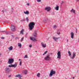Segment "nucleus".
<instances>
[{
  "mask_svg": "<svg viewBox=\"0 0 79 79\" xmlns=\"http://www.w3.org/2000/svg\"><path fill=\"white\" fill-rule=\"evenodd\" d=\"M33 35L34 37H30V39L31 40H33V41H37V40H36V39L35 38H36L37 37V31H35L34 33L33 34Z\"/></svg>",
  "mask_w": 79,
  "mask_h": 79,
  "instance_id": "1",
  "label": "nucleus"
},
{
  "mask_svg": "<svg viewBox=\"0 0 79 79\" xmlns=\"http://www.w3.org/2000/svg\"><path fill=\"white\" fill-rule=\"evenodd\" d=\"M35 24V23L34 22H31L29 23L28 25V27L30 31H32L34 29Z\"/></svg>",
  "mask_w": 79,
  "mask_h": 79,
  "instance_id": "2",
  "label": "nucleus"
},
{
  "mask_svg": "<svg viewBox=\"0 0 79 79\" xmlns=\"http://www.w3.org/2000/svg\"><path fill=\"white\" fill-rule=\"evenodd\" d=\"M56 74V72L55 71H53V70H51V72L49 74V77H52L53 75V74Z\"/></svg>",
  "mask_w": 79,
  "mask_h": 79,
  "instance_id": "3",
  "label": "nucleus"
},
{
  "mask_svg": "<svg viewBox=\"0 0 79 79\" xmlns=\"http://www.w3.org/2000/svg\"><path fill=\"white\" fill-rule=\"evenodd\" d=\"M14 62V59L13 58H10L9 59L8 62V64H12Z\"/></svg>",
  "mask_w": 79,
  "mask_h": 79,
  "instance_id": "4",
  "label": "nucleus"
},
{
  "mask_svg": "<svg viewBox=\"0 0 79 79\" xmlns=\"http://www.w3.org/2000/svg\"><path fill=\"white\" fill-rule=\"evenodd\" d=\"M17 65H18V64L17 63H15L14 64H11V65H8V67L9 68H16L17 66Z\"/></svg>",
  "mask_w": 79,
  "mask_h": 79,
  "instance_id": "5",
  "label": "nucleus"
},
{
  "mask_svg": "<svg viewBox=\"0 0 79 79\" xmlns=\"http://www.w3.org/2000/svg\"><path fill=\"white\" fill-rule=\"evenodd\" d=\"M15 26L13 25H11L10 29L13 32L15 31Z\"/></svg>",
  "mask_w": 79,
  "mask_h": 79,
  "instance_id": "6",
  "label": "nucleus"
},
{
  "mask_svg": "<svg viewBox=\"0 0 79 79\" xmlns=\"http://www.w3.org/2000/svg\"><path fill=\"white\" fill-rule=\"evenodd\" d=\"M45 60L46 61H50L51 60V57H50V56H48L45 57Z\"/></svg>",
  "mask_w": 79,
  "mask_h": 79,
  "instance_id": "7",
  "label": "nucleus"
},
{
  "mask_svg": "<svg viewBox=\"0 0 79 79\" xmlns=\"http://www.w3.org/2000/svg\"><path fill=\"white\" fill-rule=\"evenodd\" d=\"M57 58H59V59H61V52L59 51L57 52Z\"/></svg>",
  "mask_w": 79,
  "mask_h": 79,
  "instance_id": "8",
  "label": "nucleus"
},
{
  "mask_svg": "<svg viewBox=\"0 0 79 79\" xmlns=\"http://www.w3.org/2000/svg\"><path fill=\"white\" fill-rule=\"evenodd\" d=\"M45 10H47V11H50V10H51V8L50 7H48L45 8Z\"/></svg>",
  "mask_w": 79,
  "mask_h": 79,
  "instance_id": "9",
  "label": "nucleus"
},
{
  "mask_svg": "<svg viewBox=\"0 0 79 79\" xmlns=\"http://www.w3.org/2000/svg\"><path fill=\"white\" fill-rule=\"evenodd\" d=\"M10 69L8 68H6L5 71L6 73H10Z\"/></svg>",
  "mask_w": 79,
  "mask_h": 79,
  "instance_id": "10",
  "label": "nucleus"
},
{
  "mask_svg": "<svg viewBox=\"0 0 79 79\" xmlns=\"http://www.w3.org/2000/svg\"><path fill=\"white\" fill-rule=\"evenodd\" d=\"M15 77H19V79H20V78L22 77V76H21L20 74H19L15 75Z\"/></svg>",
  "mask_w": 79,
  "mask_h": 79,
  "instance_id": "11",
  "label": "nucleus"
},
{
  "mask_svg": "<svg viewBox=\"0 0 79 79\" xmlns=\"http://www.w3.org/2000/svg\"><path fill=\"white\" fill-rule=\"evenodd\" d=\"M76 56V53L74 52H73V56L71 57V59H74Z\"/></svg>",
  "mask_w": 79,
  "mask_h": 79,
  "instance_id": "12",
  "label": "nucleus"
},
{
  "mask_svg": "<svg viewBox=\"0 0 79 79\" xmlns=\"http://www.w3.org/2000/svg\"><path fill=\"white\" fill-rule=\"evenodd\" d=\"M41 44L42 46V47H43V48H45V47H46V44H43V43H41Z\"/></svg>",
  "mask_w": 79,
  "mask_h": 79,
  "instance_id": "13",
  "label": "nucleus"
},
{
  "mask_svg": "<svg viewBox=\"0 0 79 79\" xmlns=\"http://www.w3.org/2000/svg\"><path fill=\"white\" fill-rule=\"evenodd\" d=\"M71 12V13H74V14H76V10H74V9H72L71 10H70Z\"/></svg>",
  "mask_w": 79,
  "mask_h": 79,
  "instance_id": "14",
  "label": "nucleus"
},
{
  "mask_svg": "<svg viewBox=\"0 0 79 79\" xmlns=\"http://www.w3.org/2000/svg\"><path fill=\"white\" fill-rule=\"evenodd\" d=\"M24 13L25 14V15H28L29 14V11L27 10L26 11V12L24 11Z\"/></svg>",
  "mask_w": 79,
  "mask_h": 79,
  "instance_id": "15",
  "label": "nucleus"
},
{
  "mask_svg": "<svg viewBox=\"0 0 79 79\" xmlns=\"http://www.w3.org/2000/svg\"><path fill=\"white\" fill-rule=\"evenodd\" d=\"M55 10L56 11H58L59 10V6L58 5L56 6L55 7Z\"/></svg>",
  "mask_w": 79,
  "mask_h": 79,
  "instance_id": "16",
  "label": "nucleus"
},
{
  "mask_svg": "<svg viewBox=\"0 0 79 79\" xmlns=\"http://www.w3.org/2000/svg\"><path fill=\"white\" fill-rule=\"evenodd\" d=\"M74 34L73 32L71 33V38H72V39H73L74 38Z\"/></svg>",
  "mask_w": 79,
  "mask_h": 79,
  "instance_id": "17",
  "label": "nucleus"
},
{
  "mask_svg": "<svg viewBox=\"0 0 79 79\" xmlns=\"http://www.w3.org/2000/svg\"><path fill=\"white\" fill-rule=\"evenodd\" d=\"M58 39H60V37L56 38V37H54L53 38V39L55 41H56V40H58Z\"/></svg>",
  "mask_w": 79,
  "mask_h": 79,
  "instance_id": "18",
  "label": "nucleus"
},
{
  "mask_svg": "<svg viewBox=\"0 0 79 79\" xmlns=\"http://www.w3.org/2000/svg\"><path fill=\"white\" fill-rule=\"evenodd\" d=\"M8 49L9 50H13V46H11L10 47H9Z\"/></svg>",
  "mask_w": 79,
  "mask_h": 79,
  "instance_id": "19",
  "label": "nucleus"
},
{
  "mask_svg": "<svg viewBox=\"0 0 79 79\" xmlns=\"http://www.w3.org/2000/svg\"><path fill=\"white\" fill-rule=\"evenodd\" d=\"M68 53H69V56H71V53L70 51H68Z\"/></svg>",
  "mask_w": 79,
  "mask_h": 79,
  "instance_id": "20",
  "label": "nucleus"
},
{
  "mask_svg": "<svg viewBox=\"0 0 79 79\" xmlns=\"http://www.w3.org/2000/svg\"><path fill=\"white\" fill-rule=\"evenodd\" d=\"M18 46L20 48L21 47V46H22V45H21V44L20 43H18Z\"/></svg>",
  "mask_w": 79,
  "mask_h": 79,
  "instance_id": "21",
  "label": "nucleus"
},
{
  "mask_svg": "<svg viewBox=\"0 0 79 79\" xmlns=\"http://www.w3.org/2000/svg\"><path fill=\"white\" fill-rule=\"evenodd\" d=\"M23 31H24V29H23L20 31V34H23Z\"/></svg>",
  "mask_w": 79,
  "mask_h": 79,
  "instance_id": "22",
  "label": "nucleus"
},
{
  "mask_svg": "<svg viewBox=\"0 0 79 79\" xmlns=\"http://www.w3.org/2000/svg\"><path fill=\"white\" fill-rule=\"evenodd\" d=\"M40 73H38L37 75V76H38V77H40Z\"/></svg>",
  "mask_w": 79,
  "mask_h": 79,
  "instance_id": "23",
  "label": "nucleus"
},
{
  "mask_svg": "<svg viewBox=\"0 0 79 79\" xmlns=\"http://www.w3.org/2000/svg\"><path fill=\"white\" fill-rule=\"evenodd\" d=\"M27 70L24 71V74H27Z\"/></svg>",
  "mask_w": 79,
  "mask_h": 79,
  "instance_id": "24",
  "label": "nucleus"
},
{
  "mask_svg": "<svg viewBox=\"0 0 79 79\" xmlns=\"http://www.w3.org/2000/svg\"><path fill=\"white\" fill-rule=\"evenodd\" d=\"M47 53V51H46L44 52V53L43 54V55H44L45 54Z\"/></svg>",
  "mask_w": 79,
  "mask_h": 79,
  "instance_id": "25",
  "label": "nucleus"
},
{
  "mask_svg": "<svg viewBox=\"0 0 79 79\" xmlns=\"http://www.w3.org/2000/svg\"><path fill=\"white\" fill-rule=\"evenodd\" d=\"M57 34L58 35H60V32H59V31H58L57 32Z\"/></svg>",
  "mask_w": 79,
  "mask_h": 79,
  "instance_id": "26",
  "label": "nucleus"
},
{
  "mask_svg": "<svg viewBox=\"0 0 79 79\" xmlns=\"http://www.w3.org/2000/svg\"><path fill=\"white\" fill-rule=\"evenodd\" d=\"M5 32L6 34H9V32H8V31H6Z\"/></svg>",
  "mask_w": 79,
  "mask_h": 79,
  "instance_id": "27",
  "label": "nucleus"
},
{
  "mask_svg": "<svg viewBox=\"0 0 79 79\" xmlns=\"http://www.w3.org/2000/svg\"><path fill=\"white\" fill-rule=\"evenodd\" d=\"M26 21L27 22L29 21V19H28V17H27L26 18Z\"/></svg>",
  "mask_w": 79,
  "mask_h": 79,
  "instance_id": "28",
  "label": "nucleus"
},
{
  "mask_svg": "<svg viewBox=\"0 0 79 79\" xmlns=\"http://www.w3.org/2000/svg\"><path fill=\"white\" fill-rule=\"evenodd\" d=\"M28 58L27 55H25L24 57V58Z\"/></svg>",
  "mask_w": 79,
  "mask_h": 79,
  "instance_id": "29",
  "label": "nucleus"
},
{
  "mask_svg": "<svg viewBox=\"0 0 79 79\" xmlns=\"http://www.w3.org/2000/svg\"><path fill=\"white\" fill-rule=\"evenodd\" d=\"M64 3V1H62L61 2V4L63 5V3Z\"/></svg>",
  "mask_w": 79,
  "mask_h": 79,
  "instance_id": "30",
  "label": "nucleus"
},
{
  "mask_svg": "<svg viewBox=\"0 0 79 79\" xmlns=\"http://www.w3.org/2000/svg\"><path fill=\"white\" fill-rule=\"evenodd\" d=\"M27 34H28V33H26V36H25V37L26 38V37H27Z\"/></svg>",
  "mask_w": 79,
  "mask_h": 79,
  "instance_id": "31",
  "label": "nucleus"
},
{
  "mask_svg": "<svg viewBox=\"0 0 79 79\" xmlns=\"http://www.w3.org/2000/svg\"><path fill=\"white\" fill-rule=\"evenodd\" d=\"M23 39H24V38L23 37L21 40V42H22V41H23Z\"/></svg>",
  "mask_w": 79,
  "mask_h": 79,
  "instance_id": "32",
  "label": "nucleus"
},
{
  "mask_svg": "<svg viewBox=\"0 0 79 79\" xmlns=\"http://www.w3.org/2000/svg\"><path fill=\"white\" fill-rule=\"evenodd\" d=\"M38 2H41V0H37Z\"/></svg>",
  "mask_w": 79,
  "mask_h": 79,
  "instance_id": "33",
  "label": "nucleus"
},
{
  "mask_svg": "<svg viewBox=\"0 0 79 79\" xmlns=\"http://www.w3.org/2000/svg\"><path fill=\"white\" fill-rule=\"evenodd\" d=\"M29 47H30V48H31V47H32V45L30 44L29 45Z\"/></svg>",
  "mask_w": 79,
  "mask_h": 79,
  "instance_id": "34",
  "label": "nucleus"
},
{
  "mask_svg": "<svg viewBox=\"0 0 79 79\" xmlns=\"http://www.w3.org/2000/svg\"><path fill=\"white\" fill-rule=\"evenodd\" d=\"M22 63L21 62V61H20V63H19V65L20 66H21V64Z\"/></svg>",
  "mask_w": 79,
  "mask_h": 79,
  "instance_id": "35",
  "label": "nucleus"
},
{
  "mask_svg": "<svg viewBox=\"0 0 79 79\" xmlns=\"http://www.w3.org/2000/svg\"><path fill=\"white\" fill-rule=\"evenodd\" d=\"M22 21H25V19H23L22 20Z\"/></svg>",
  "mask_w": 79,
  "mask_h": 79,
  "instance_id": "36",
  "label": "nucleus"
},
{
  "mask_svg": "<svg viewBox=\"0 0 79 79\" xmlns=\"http://www.w3.org/2000/svg\"><path fill=\"white\" fill-rule=\"evenodd\" d=\"M75 32H76V33H77V29H76Z\"/></svg>",
  "mask_w": 79,
  "mask_h": 79,
  "instance_id": "37",
  "label": "nucleus"
},
{
  "mask_svg": "<svg viewBox=\"0 0 79 79\" xmlns=\"http://www.w3.org/2000/svg\"><path fill=\"white\" fill-rule=\"evenodd\" d=\"M56 27V25H54V26H53V28H55V27Z\"/></svg>",
  "mask_w": 79,
  "mask_h": 79,
  "instance_id": "38",
  "label": "nucleus"
},
{
  "mask_svg": "<svg viewBox=\"0 0 79 79\" xmlns=\"http://www.w3.org/2000/svg\"><path fill=\"white\" fill-rule=\"evenodd\" d=\"M0 32H5V31H1Z\"/></svg>",
  "mask_w": 79,
  "mask_h": 79,
  "instance_id": "39",
  "label": "nucleus"
},
{
  "mask_svg": "<svg viewBox=\"0 0 79 79\" xmlns=\"http://www.w3.org/2000/svg\"><path fill=\"white\" fill-rule=\"evenodd\" d=\"M1 39H5V38L3 37H2L1 38Z\"/></svg>",
  "mask_w": 79,
  "mask_h": 79,
  "instance_id": "40",
  "label": "nucleus"
},
{
  "mask_svg": "<svg viewBox=\"0 0 79 79\" xmlns=\"http://www.w3.org/2000/svg\"><path fill=\"white\" fill-rule=\"evenodd\" d=\"M46 21H47V20H46V19H44V22H45V23H46Z\"/></svg>",
  "mask_w": 79,
  "mask_h": 79,
  "instance_id": "41",
  "label": "nucleus"
},
{
  "mask_svg": "<svg viewBox=\"0 0 79 79\" xmlns=\"http://www.w3.org/2000/svg\"><path fill=\"white\" fill-rule=\"evenodd\" d=\"M11 75H10L8 76V77H11Z\"/></svg>",
  "mask_w": 79,
  "mask_h": 79,
  "instance_id": "42",
  "label": "nucleus"
},
{
  "mask_svg": "<svg viewBox=\"0 0 79 79\" xmlns=\"http://www.w3.org/2000/svg\"><path fill=\"white\" fill-rule=\"evenodd\" d=\"M2 12H3V13H4V11L3 10H2Z\"/></svg>",
  "mask_w": 79,
  "mask_h": 79,
  "instance_id": "43",
  "label": "nucleus"
},
{
  "mask_svg": "<svg viewBox=\"0 0 79 79\" xmlns=\"http://www.w3.org/2000/svg\"><path fill=\"white\" fill-rule=\"evenodd\" d=\"M27 5L28 6H29V3H27Z\"/></svg>",
  "mask_w": 79,
  "mask_h": 79,
  "instance_id": "44",
  "label": "nucleus"
},
{
  "mask_svg": "<svg viewBox=\"0 0 79 79\" xmlns=\"http://www.w3.org/2000/svg\"><path fill=\"white\" fill-rule=\"evenodd\" d=\"M68 39H67V43H68Z\"/></svg>",
  "mask_w": 79,
  "mask_h": 79,
  "instance_id": "45",
  "label": "nucleus"
},
{
  "mask_svg": "<svg viewBox=\"0 0 79 79\" xmlns=\"http://www.w3.org/2000/svg\"><path fill=\"white\" fill-rule=\"evenodd\" d=\"M12 37H14V36L13 35H11Z\"/></svg>",
  "mask_w": 79,
  "mask_h": 79,
  "instance_id": "46",
  "label": "nucleus"
},
{
  "mask_svg": "<svg viewBox=\"0 0 79 79\" xmlns=\"http://www.w3.org/2000/svg\"><path fill=\"white\" fill-rule=\"evenodd\" d=\"M2 53L0 54V57L1 56H2Z\"/></svg>",
  "mask_w": 79,
  "mask_h": 79,
  "instance_id": "47",
  "label": "nucleus"
},
{
  "mask_svg": "<svg viewBox=\"0 0 79 79\" xmlns=\"http://www.w3.org/2000/svg\"><path fill=\"white\" fill-rule=\"evenodd\" d=\"M16 39H18V37H16Z\"/></svg>",
  "mask_w": 79,
  "mask_h": 79,
  "instance_id": "48",
  "label": "nucleus"
},
{
  "mask_svg": "<svg viewBox=\"0 0 79 79\" xmlns=\"http://www.w3.org/2000/svg\"><path fill=\"white\" fill-rule=\"evenodd\" d=\"M11 11H12V12H13V10H11Z\"/></svg>",
  "mask_w": 79,
  "mask_h": 79,
  "instance_id": "49",
  "label": "nucleus"
},
{
  "mask_svg": "<svg viewBox=\"0 0 79 79\" xmlns=\"http://www.w3.org/2000/svg\"><path fill=\"white\" fill-rule=\"evenodd\" d=\"M77 2H79V0H77Z\"/></svg>",
  "mask_w": 79,
  "mask_h": 79,
  "instance_id": "50",
  "label": "nucleus"
},
{
  "mask_svg": "<svg viewBox=\"0 0 79 79\" xmlns=\"http://www.w3.org/2000/svg\"><path fill=\"white\" fill-rule=\"evenodd\" d=\"M19 61H21V59H19Z\"/></svg>",
  "mask_w": 79,
  "mask_h": 79,
  "instance_id": "51",
  "label": "nucleus"
},
{
  "mask_svg": "<svg viewBox=\"0 0 79 79\" xmlns=\"http://www.w3.org/2000/svg\"><path fill=\"white\" fill-rule=\"evenodd\" d=\"M74 79V77H73V79Z\"/></svg>",
  "mask_w": 79,
  "mask_h": 79,
  "instance_id": "52",
  "label": "nucleus"
},
{
  "mask_svg": "<svg viewBox=\"0 0 79 79\" xmlns=\"http://www.w3.org/2000/svg\"><path fill=\"white\" fill-rule=\"evenodd\" d=\"M19 79H23L21 78H19Z\"/></svg>",
  "mask_w": 79,
  "mask_h": 79,
  "instance_id": "53",
  "label": "nucleus"
},
{
  "mask_svg": "<svg viewBox=\"0 0 79 79\" xmlns=\"http://www.w3.org/2000/svg\"><path fill=\"white\" fill-rule=\"evenodd\" d=\"M12 10H13V8H12Z\"/></svg>",
  "mask_w": 79,
  "mask_h": 79,
  "instance_id": "54",
  "label": "nucleus"
},
{
  "mask_svg": "<svg viewBox=\"0 0 79 79\" xmlns=\"http://www.w3.org/2000/svg\"><path fill=\"white\" fill-rule=\"evenodd\" d=\"M35 52H37V51H35Z\"/></svg>",
  "mask_w": 79,
  "mask_h": 79,
  "instance_id": "55",
  "label": "nucleus"
}]
</instances>
